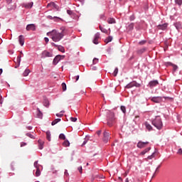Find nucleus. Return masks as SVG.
<instances>
[{
  "mask_svg": "<svg viewBox=\"0 0 182 182\" xmlns=\"http://www.w3.org/2000/svg\"><path fill=\"white\" fill-rule=\"evenodd\" d=\"M60 139H63V140H65V135L63 133L60 134V136H59Z\"/></svg>",
  "mask_w": 182,
  "mask_h": 182,
  "instance_id": "nucleus-30",
  "label": "nucleus"
},
{
  "mask_svg": "<svg viewBox=\"0 0 182 182\" xmlns=\"http://www.w3.org/2000/svg\"><path fill=\"white\" fill-rule=\"evenodd\" d=\"M53 56V54L50 52H48L46 50H44L43 53H42V55H41V58H49V57H52Z\"/></svg>",
  "mask_w": 182,
  "mask_h": 182,
  "instance_id": "nucleus-7",
  "label": "nucleus"
},
{
  "mask_svg": "<svg viewBox=\"0 0 182 182\" xmlns=\"http://www.w3.org/2000/svg\"><path fill=\"white\" fill-rule=\"evenodd\" d=\"M177 154L182 155V149L181 148H179V149L177 151Z\"/></svg>",
  "mask_w": 182,
  "mask_h": 182,
  "instance_id": "nucleus-40",
  "label": "nucleus"
},
{
  "mask_svg": "<svg viewBox=\"0 0 182 182\" xmlns=\"http://www.w3.org/2000/svg\"><path fill=\"white\" fill-rule=\"evenodd\" d=\"M18 41H19L20 45L21 46H23V44H24V37H23V36H19Z\"/></svg>",
  "mask_w": 182,
  "mask_h": 182,
  "instance_id": "nucleus-15",
  "label": "nucleus"
},
{
  "mask_svg": "<svg viewBox=\"0 0 182 182\" xmlns=\"http://www.w3.org/2000/svg\"><path fill=\"white\" fill-rule=\"evenodd\" d=\"M46 139L48 141H51V133L50 131H48L46 132Z\"/></svg>",
  "mask_w": 182,
  "mask_h": 182,
  "instance_id": "nucleus-17",
  "label": "nucleus"
},
{
  "mask_svg": "<svg viewBox=\"0 0 182 182\" xmlns=\"http://www.w3.org/2000/svg\"><path fill=\"white\" fill-rule=\"evenodd\" d=\"M40 175H41V171H40L39 168H38L36 170V176H39Z\"/></svg>",
  "mask_w": 182,
  "mask_h": 182,
  "instance_id": "nucleus-35",
  "label": "nucleus"
},
{
  "mask_svg": "<svg viewBox=\"0 0 182 182\" xmlns=\"http://www.w3.org/2000/svg\"><path fill=\"white\" fill-rule=\"evenodd\" d=\"M7 4H11L12 3V0H6Z\"/></svg>",
  "mask_w": 182,
  "mask_h": 182,
  "instance_id": "nucleus-55",
  "label": "nucleus"
},
{
  "mask_svg": "<svg viewBox=\"0 0 182 182\" xmlns=\"http://www.w3.org/2000/svg\"><path fill=\"white\" fill-rule=\"evenodd\" d=\"M53 9H56L57 11H59V6L57 4H55Z\"/></svg>",
  "mask_w": 182,
  "mask_h": 182,
  "instance_id": "nucleus-49",
  "label": "nucleus"
},
{
  "mask_svg": "<svg viewBox=\"0 0 182 182\" xmlns=\"http://www.w3.org/2000/svg\"><path fill=\"white\" fill-rule=\"evenodd\" d=\"M166 100H171L172 98L171 97H164Z\"/></svg>",
  "mask_w": 182,
  "mask_h": 182,
  "instance_id": "nucleus-52",
  "label": "nucleus"
},
{
  "mask_svg": "<svg viewBox=\"0 0 182 182\" xmlns=\"http://www.w3.org/2000/svg\"><path fill=\"white\" fill-rule=\"evenodd\" d=\"M110 139V134L109 132H107V131H105L103 132V141L105 143H108L109 140Z\"/></svg>",
  "mask_w": 182,
  "mask_h": 182,
  "instance_id": "nucleus-5",
  "label": "nucleus"
},
{
  "mask_svg": "<svg viewBox=\"0 0 182 182\" xmlns=\"http://www.w3.org/2000/svg\"><path fill=\"white\" fill-rule=\"evenodd\" d=\"M151 148H146L145 150H144V152L145 153H147L149 151H150Z\"/></svg>",
  "mask_w": 182,
  "mask_h": 182,
  "instance_id": "nucleus-53",
  "label": "nucleus"
},
{
  "mask_svg": "<svg viewBox=\"0 0 182 182\" xmlns=\"http://www.w3.org/2000/svg\"><path fill=\"white\" fill-rule=\"evenodd\" d=\"M67 14L71 16L73 14V11L71 10H67Z\"/></svg>",
  "mask_w": 182,
  "mask_h": 182,
  "instance_id": "nucleus-47",
  "label": "nucleus"
},
{
  "mask_svg": "<svg viewBox=\"0 0 182 182\" xmlns=\"http://www.w3.org/2000/svg\"><path fill=\"white\" fill-rule=\"evenodd\" d=\"M70 120L73 122H76L77 119L76 117H70Z\"/></svg>",
  "mask_w": 182,
  "mask_h": 182,
  "instance_id": "nucleus-38",
  "label": "nucleus"
},
{
  "mask_svg": "<svg viewBox=\"0 0 182 182\" xmlns=\"http://www.w3.org/2000/svg\"><path fill=\"white\" fill-rule=\"evenodd\" d=\"M119 73V68H116L114 73H113V75L114 77L117 76V73Z\"/></svg>",
  "mask_w": 182,
  "mask_h": 182,
  "instance_id": "nucleus-29",
  "label": "nucleus"
},
{
  "mask_svg": "<svg viewBox=\"0 0 182 182\" xmlns=\"http://www.w3.org/2000/svg\"><path fill=\"white\" fill-rule=\"evenodd\" d=\"M30 73H31L30 70H29V69H26V70L23 72V75L24 77H26V76L28 75V74H29Z\"/></svg>",
  "mask_w": 182,
  "mask_h": 182,
  "instance_id": "nucleus-22",
  "label": "nucleus"
},
{
  "mask_svg": "<svg viewBox=\"0 0 182 182\" xmlns=\"http://www.w3.org/2000/svg\"><path fill=\"white\" fill-rule=\"evenodd\" d=\"M58 51H61L62 53H65V48L63 46H58Z\"/></svg>",
  "mask_w": 182,
  "mask_h": 182,
  "instance_id": "nucleus-31",
  "label": "nucleus"
},
{
  "mask_svg": "<svg viewBox=\"0 0 182 182\" xmlns=\"http://www.w3.org/2000/svg\"><path fill=\"white\" fill-rule=\"evenodd\" d=\"M26 145H27L26 142H21V147H23Z\"/></svg>",
  "mask_w": 182,
  "mask_h": 182,
  "instance_id": "nucleus-44",
  "label": "nucleus"
},
{
  "mask_svg": "<svg viewBox=\"0 0 182 182\" xmlns=\"http://www.w3.org/2000/svg\"><path fill=\"white\" fill-rule=\"evenodd\" d=\"M33 5V2H29L28 4H23L22 6L26 9H31Z\"/></svg>",
  "mask_w": 182,
  "mask_h": 182,
  "instance_id": "nucleus-13",
  "label": "nucleus"
},
{
  "mask_svg": "<svg viewBox=\"0 0 182 182\" xmlns=\"http://www.w3.org/2000/svg\"><path fill=\"white\" fill-rule=\"evenodd\" d=\"M133 28H134V23H130V24L129 25V28L130 30H132Z\"/></svg>",
  "mask_w": 182,
  "mask_h": 182,
  "instance_id": "nucleus-43",
  "label": "nucleus"
},
{
  "mask_svg": "<svg viewBox=\"0 0 182 182\" xmlns=\"http://www.w3.org/2000/svg\"><path fill=\"white\" fill-rule=\"evenodd\" d=\"M26 135H27L28 136H29L30 138L33 139V134H30V133H27Z\"/></svg>",
  "mask_w": 182,
  "mask_h": 182,
  "instance_id": "nucleus-46",
  "label": "nucleus"
},
{
  "mask_svg": "<svg viewBox=\"0 0 182 182\" xmlns=\"http://www.w3.org/2000/svg\"><path fill=\"white\" fill-rule=\"evenodd\" d=\"M147 144H149V142H141V141H140L139 142H138L137 146L139 149H142L144 148Z\"/></svg>",
  "mask_w": 182,
  "mask_h": 182,
  "instance_id": "nucleus-12",
  "label": "nucleus"
},
{
  "mask_svg": "<svg viewBox=\"0 0 182 182\" xmlns=\"http://www.w3.org/2000/svg\"><path fill=\"white\" fill-rule=\"evenodd\" d=\"M21 57H22L21 55H18L17 58V62L18 63V64H20V63H21Z\"/></svg>",
  "mask_w": 182,
  "mask_h": 182,
  "instance_id": "nucleus-39",
  "label": "nucleus"
},
{
  "mask_svg": "<svg viewBox=\"0 0 182 182\" xmlns=\"http://www.w3.org/2000/svg\"><path fill=\"white\" fill-rule=\"evenodd\" d=\"M146 50V48H141V49L137 51V53H138V54H142V53H144Z\"/></svg>",
  "mask_w": 182,
  "mask_h": 182,
  "instance_id": "nucleus-23",
  "label": "nucleus"
},
{
  "mask_svg": "<svg viewBox=\"0 0 182 182\" xmlns=\"http://www.w3.org/2000/svg\"><path fill=\"white\" fill-rule=\"evenodd\" d=\"M61 87H63V92H65L67 89V85L65 82H63V84H61Z\"/></svg>",
  "mask_w": 182,
  "mask_h": 182,
  "instance_id": "nucleus-26",
  "label": "nucleus"
},
{
  "mask_svg": "<svg viewBox=\"0 0 182 182\" xmlns=\"http://www.w3.org/2000/svg\"><path fill=\"white\" fill-rule=\"evenodd\" d=\"M87 139H85V141H83L82 144V146H85V144H87Z\"/></svg>",
  "mask_w": 182,
  "mask_h": 182,
  "instance_id": "nucleus-45",
  "label": "nucleus"
},
{
  "mask_svg": "<svg viewBox=\"0 0 182 182\" xmlns=\"http://www.w3.org/2000/svg\"><path fill=\"white\" fill-rule=\"evenodd\" d=\"M99 28H100V30L103 33H108V31L107 30V28L102 27L101 25H100Z\"/></svg>",
  "mask_w": 182,
  "mask_h": 182,
  "instance_id": "nucleus-18",
  "label": "nucleus"
},
{
  "mask_svg": "<svg viewBox=\"0 0 182 182\" xmlns=\"http://www.w3.org/2000/svg\"><path fill=\"white\" fill-rule=\"evenodd\" d=\"M170 64H171V65L173 67V71H176L177 69H178V66L176 65H173V64H172V63H170Z\"/></svg>",
  "mask_w": 182,
  "mask_h": 182,
  "instance_id": "nucleus-33",
  "label": "nucleus"
},
{
  "mask_svg": "<svg viewBox=\"0 0 182 182\" xmlns=\"http://www.w3.org/2000/svg\"><path fill=\"white\" fill-rule=\"evenodd\" d=\"M45 41L48 43L49 42V38H48V37H45Z\"/></svg>",
  "mask_w": 182,
  "mask_h": 182,
  "instance_id": "nucleus-56",
  "label": "nucleus"
},
{
  "mask_svg": "<svg viewBox=\"0 0 182 182\" xmlns=\"http://www.w3.org/2000/svg\"><path fill=\"white\" fill-rule=\"evenodd\" d=\"M34 166H35L36 168H39V165L38 164V161H36V162L34 163Z\"/></svg>",
  "mask_w": 182,
  "mask_h": 182,
  "instance_id": "nucleus-48",
  "label": "nucleus"
},
{
  "mask_svg": "<svg viewBox=\"0 0 182 182\" xmlns=\"http://www.w3.org/2000/svg\"><path fill=\"white\" fill-rule=\"evenodd\" d=\"M64 175L67 176L69 175V173H68V170H65V171H64Z\"/></svg>",
  "mask_w": 182,
  "mask_h": 182,
  "instance_id": "nucleus-58",
  "label": "nucleus"
},
{
  "mask_svg": "<svg viewBox=\"0 0 182 182\" xmlns=\"http://www.w3.org/2000/svg\"><path fill=\"white\" fill-rule=\"evenodd\" d=\"M107 23L109 24H113V23H116V20L114 18H109L107 19Z\"/></svg>",
  "mask_w": 182,
  "mask_h": 182,
  "instance_id": "nucleus-16",
  "label": "nucleus"
},
{
  "mask_svg": "<svg viewBox=\"0 0 182 182\" xmlns=\"http://www.w3.org/2000/svg\"><path fill=\"white\" fill-rule=\"evenodd\" d=\"M154 154H153L151 156H148V159H152L154 158Z\"/></svg>",
  "mask_w": 182,
  "mask_h": 182,
  "instance_id": "nucleus-54",
  "label": "nucleus"
},
{
  "mask_svg": "<svg viewBox=\"0 0 182 182\" xmlns=\"http://www.w3.org/2000/svg\"><path fill=\"white\" fill-rule=\"evenodd\" d=\"M52 45H53V46L58 47V46L55 45L54 43H53Z\"/></svg>",
  "mask_w": 182,
  "mask_h": 182,
  "instance_id": "nucleus-63",
  "label": "nucleus"
},
{
  "mask_svg": "<svg viewBox=\"0 0 182 182\" xmlns=\"http://www.w3.org/2000/svg\"><path fill=\"white\" fill-rule=\"evenodd\" d=\"M26 31H36V25L33 23L28 24L26 26Z\"/></svg>",
  "mask_w": 182,
  "mask_h": 182,
  "instance_id": "nucleus-8",
  "label": "nucleus"
},
{
  "mask_svg": "<svg viewBox=\"0 0 182 182\" xmlns=\"http://www.w3.org/2000/svg\"><path fill=\"white\" fill-rule=\"evenodd\" d=\"M146 127L149 131H151L152 129V127L151 126V124H149V123L146 122L145 123Z\"/></svg>",
  "mask_w": 182,
  "mask_h": 182,
  "instance_id": "nucleus-25",
  "label": "nucleus"
},
{
  "mask_svg": "<svg viewBox=\"0 0 182 182\" xmlns=\"http://www.w3.org/2000/svg\"><path fill=\"white\" fill-rule=\"evenodd\" d=\"M175 4H176L178 6L182 5V0H175Z\"/></svg>",
  "mask_w": 182,
  "mask_h": 182,
  "instance_id": "nucleus-27",
  "label": "nucleus"
},
{
  "mask_svg": "<svg viewBox=\"0 0 182 182\" xmlns=\"http://www.w3.org/2000/svg\"><path fill=\"white\" fill-rule=\"evenodd\" d=\"M65 56H61V55H57L55 59L53 60V64L57 65L58 62L61 60L63 59Z\"/></svg>",
  "mask_w": 182,
  "mask_h": 182,
  "instance_id": "nucleus-9",
  "label": "nucleus"
},
{
  "mask_svg": "<svg viewBox=\"0 0 182 182\" xmlns=\"http://www.w3.org/2000/svg\"><path fill=\"white\" fill-rule=\"evenodd\" d=\"M168 26V23L159 24L157 26L158 30L165 31Z\"/></svg>",
  "mask_w": 182,
  "mask_h": 182,
  "instance_id": "nucleus-10",
  "label": "nucleus"
},
{
  "mask_svg": "<svg viewBox=\"0 0 182 182\" xmlns=\"http://www.w3.org/2000/svg\"><path fill=\"white\" fill-rule=\"evenodd\" d=\"M3 71H4L3 69L1 68V69H0V75L3 73Z\"/></svg>",
  "mask_w": 182,
  "mask_h": 182,
  "instance_id": "nucleus-60",
  "label": "nucleus"
},
{
  "mask_svg": "<svg viewBox=\"0 0 182 182\" xmlns=\"http://www.w3.org/2000/svg\"><path fill=\"white\" fill-rule=\"evenodd\" d=\"M146 43V41H142L139 42V45L142 46V45H144Z\"/></svg>",
  "mask_w": 182,
  "mask_h": 182,
  "instance_id": "nucleus-50",
  "label": "nucleus"
},
{
  "mask_svg": "<svg viewBox=\"0 0 182 182\" xmlns=\"http://www.w3.org/2000/svg\"><path fill=\"white\" fill-rule=\"evenodd\" d=\"M98 62H99V60L97 59V58H94L93 60H92L93 64H96V63H97Z\"/></svg>",
  "mask_w": 182,
  "mask_h": 182,
  "instance_id": "nucleus-41",
  "label": "nucleus"
},
{
  "mask_svg": "<svg viewBox=\"0 0 182 182\" xmlns=\"http://www.w3.org/2000/svg\"><path fill=\"white\" fill-rule=\"evenodd\" d=\"M114 122V114L113 112H110L109 117L107 119V125L109 127H112L113 125Z\"/></svg>",
  "mask_w": 182,
  "mask_h": 182,
  "instance_id": "nucleus-3",
  "label": "nucleus"
},
{
  "mask_svg": "<svg viewBox=\"0 0 182 182\" xmlns=\"http://www.w3.org/2000/svg\"><path fill=\"white\" fill-rule=\"evenodd\" d=\"M63 146H64V147H68L70 146L69 141H64V142H63Z\"/></svg>",
  "mask_w": 182,
  "mask_h": 182,
  "instance_id": "nucleus-24",
  "label": "nucleus"
},
{
  "mask_svg": "<svg viewBox=\"0 0 182 182\" xmlns=\"http://www.w3.org/2000/svg\"><path fill=\"white\" fill-rule=\"evenodd\" d=\"M113 39V37L112 36H109L105 40V43H109V42H112V40Z\"/></svg>",
  "mask_w": 182,
  "mask_h": 182,
  "instance_id": "nucleus-20",
  "label": "nucleus"
},
{
  "mask_svg": "<svg viewBox=\"0 0 182 182\" xmlns=\"http://www.w3.org/2000/svg\"><path fill=\"white\" fill-rule=\"evenodd\" d=\"M44 106L46 107H48L49 106V102L48 100H45L44 102Z\"/></svg>",
  "mask_w": 182,
  "mask_h": 182,
  "instance_id": "nucleus-37",
  "label": "nucleus"
},
{
  "mask_svg": "<svg viewBox=\"0 0 182 182\" xmlns=\"http://www.w3.org/2000/svg\"><path fill=\"white\" fill-rule=\"evenodd\" d=\"M56 4H55L54 2H51L50 4H48L47 7H53L54 8V6H55Z\"/></svg>",
  "mask_w": 182,
  "mask_h": 182,
  "instance_id": "nucleus-32",
  "label": "nucleus"
},
{
  "mask_svg": "<svg viewBox=\"0 0 182 182\" xmlns=\"http://www.w3.org/2000/svg\"><path fill=\"white\" fill-rule=\"evenodd\" d=\"M162 100H163V97H154L151 99V101L153 102L157 103V104L161 102Z\"/></svg>",
  "mask_w": 182,
  "mask_h": 182,
  "instance_id": "nucleus-6",
  "label": "nucleus"
},
{
  "mask_svg": "<svg viewBox=\"0 0 182 182\" xmlns=\"http://www.w3.org/2000/svg\"><path fill=\"white\" fill-rule=\"evenodd\" d=\"M146 154L145 151H142L140 155H144Z\"/></svg>",
  "mask_w": 182,
  "mask_h": 182,
  "instance_id": "nucleus-61",
  "label": "nucleus"
},
{
  "mask_svg": "<svg viewBox=\"0 0 182 182\" xmlns=\"http://www.w3.org/2000/svg\"><path fill=\"white\" fill-rule=\"evenodd\" d=\"M100 38V34L99 33H97L95 36V38L93 40V43L95 45H97L99 43V39Z\"/></svg>",
  "mask_w": 182,
  "mask_h": 182,
  "instance_id": "nucleus-11",
  "label": "nucleus"
},
{
  "mask_svg": "<svg viewBox=\"0 0 182 182\" xmlns=\"http://www.w3.org/2000/svg\"><path fill=\"white\" fill-rule=\"evenodd\" d=\"M48 19H50V20H52V19H53V18H57V19H59V18L58 17H57V16H54V17H53L52 16H48Z\"/></svg>",
  "mask_w": 182,
  "mask_h": 182,
  "instance_id": "nucleus-36",
  "label": "nucleus"
},
{
  "mask_svg": "<svg viewBox=\"0 0 182 182\" xmlns=\"http://www.w3.org/2000/svg\"><path fill=\"white\" fill-rule=\"evenodd\" d=\"M141 85L137 83L136 81H132L129 83L125 87L126 89H131L132 87H140Z\"/></svg>",
  "mask_w": 182,
  "mask_h": 182,
  "instance_id": "nucleus-4",
  "label": "nucleus"
},
{
  "mask_svg": "<svg viewBox=\"0 0 182 182\" xmlns=\"http://www.w3.org/2000/svg\"><path fill=\"white\" fill-rule=\"evenodd\" d=\"M125 182H129V179L127 178L126 181H125Z\"/></svg>",
  "mask_w": 182,
  "mask_h": 182,
  "instance_id": "nucleus-64",
  "label": "nucleus"
},
{
  "mask_svg": "<svg viewBox=\"0 0 182 182\" xmlns=\"http://www.w3.org/2000/svg\"><path fill=\"white\" fill-rule=\"evenodd\" d=\"M149 85L151 88L155 87V86H157V85H159V82L158 80H153L151 81Z\"/></svg>",
  "mask_w": 182,
  "mask_h": 182,
  "instance_id": "nucleus-14",
  "label": "nucleus"
},
{
  "mask_svg": "<svg viewBox=\"0 0 182 182\" xmlns=\"http://www.w3.org/2000/svg\"><path fill=\"white\" fill-rule=\"evenodd\" d=\"M61 121L60 119H55V120L53 121L52 122V126H55V124H57L58 122H60Z\"/></svg>",
  "mask_w": 182,
  "mask_h": 182,
  "instance_id": "nucleus-21",
  "label": "nucleus"
},
{
  "mask_svg": "<svg viewBox=\"0 0 182 182\" xmlns=\"http://www.w3.org/2000/svg\"><path fill=\"white\" fill-rule=\"evenodd\" d=\"M38 144H39V149L41 150H42L43 149V144H44L43 141H42L41 139H39L38 140Z\"/></svg>",
  "mask_w": 182,
  "mask_h": 182,
  "instance_id": "nucleus-19",
  "label": "nucleus"
},
{
  "mask_svg": "<svg viewBox=\"0 0 182 182\" xmlns=\"http://www.w3.org/2000/svg\"><path fill=\"white\" fill-rule=\"evenodd\" d=\"M77 170L80 172V173H82V166L78 167Z\"/></svg>",
  "mask_w": 182,
  "mask_h": 182,
  "instance_id": "nucleus-42",
  "label": "nucleus"
},
{
  "mask_svg": "<svg viewBox=\"0 0 182 182\" xmlns=\"http://www.w3.org/2000/svg\"><path fill=\"white\" fill-rule=\"evenodd\" d=\"M28 130H31L32 129V127L29 126V127H28Z\"/></svg>",
  "mask_w": 182,
  "mask_h": 182,
  "instance_id": "nucleus-62",
  "label": "nucleus"
},
{
  "mask_svg": "<svg viewBox=\"0 0 182 182\" xmlns=\"http://www.w3.org/2000/svg\"><path fill=\"white\" fill-rule=\"evenodd\" d=\"M152 124L159 130L161 129L163 127V122L159 117H156V118L152 121Z\"/></svg>",
  "mask_w": 182,
  "mask_h": 182,
  "instance_id": "nucleus-2",
  "label": "nucleus"
},
{
  "mask_svg": "<svg viewBox=\"0 0 182 182\" xmlns=\"http://www.w3.org/2000/svg\"><path fill=\"white\" fill-rule=\"evenodd\" d=\"M97 134L98 136H100L102 134V130L97 131Z\"/></svg>",
  "mask_w": 182,
  "mask_h": 182,
  "instance_id": "nucleus-57",
  "label": "nucleus"
},
{
  "mask_svg": "<svg viewBox=\"0 0 182 182\" xmlns=\"http://www.w3.org/2000/svg\"><path fill=\"white\" fill-rule=\"evenodd\" d=\"M80 78V75H76L75 76V81H77Z\"/></svg>",
  "mask_w": 182,
  "mask_h": 182,
  "instance_id": "nucleus-59",
  "label": "nucleus"
},
{
  "mask_svg": "<svg viewBox=\"0 0 182 182\" xmlns=\"http://www.w3.org/2000/svg\"><path fill=\"white\" fill-rule=\"evenodd\" d=\"M38 117L41 119L42 117H43V114H42V112H41V110L38 108Z\"/></svg>",
  "mask_w": 182,
  "mask_h": 182,
  "instance_id": "nucleus-28",
  "label": "nucleus"
},
{
  "mask_svg": "<svg viewBox=\"0 0 182 182\" xmlns=\"http://www.w3.org/2000/svg\"><path fill=\"white\" fill-rule=\"evenodd\" d=\"M56 116H57L58 117H62L63 116V114L57 113V114H56Z\"/></svg>",
  "mask_w": 182,
  "mask_h": 182,
  "instance_id": "nucleus-51",
  "label": "nucleus"
},
{
  "mask_svg": "<svg viewBox=\"0 0 182 182\" xmlns=\"http://www.w3.org/2000/svg\"><path fill=\"white\" fill-rule=\"evenodd\" d=\"M47 36H50L54 42H59L65 36L64 29L62 30L61 33H58L57 30H53L52 31L47 33Z\"/></svg>",
  "mask_w": 182,
  "mask_h": 182,
  "instance_id": "nucleus-1",
  "label": "nucleus"
},
{
  "mask_svg": "<svg viewBox=\"0 0 182 182\" xmlns=\"http://www.w3.org/2000/svg\"><path fill=\"white\" fill-rule=\"evenodd\" d=\"M121 110L124 114H126V107L124 106H121Z\"/></svg>",
  "mask_w": 182,
  "mask_h": 182,
  "instance_id": "nucleus-34",
  "label": "nucleus"
}]
</instances>
